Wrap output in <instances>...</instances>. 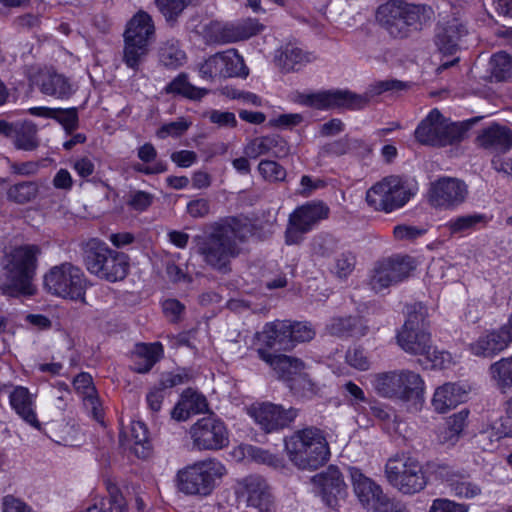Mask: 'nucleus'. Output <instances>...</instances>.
Instances as JSON below:
<instances>
[{
    "instance_id": "13d9d810",
    "label": "nucleus",
    "mask_w": 512,
    "mask_h": 512,
    "mask_svg": "<svg viewBox=\"0 0 512 512\" xmlns=\"http://www.w3.org/2000/svg\"><path fill=\"white\" fill-rule=\"evenodd\" d=\"M224 70V53L218 52L208 58L199 69L202 79L212 80L217 76H221Z\"/></svg>"
},
{
    "instance_id": "680f3d73",
    "label": "nucleus",
    "mask_w": 512,
    "mask_h": 512,
    "mask_svg": "<svg viewBox=\"0 0 512 512\" xmlns=\"http://www.w3.org/2000/svg\"><path fill=\"white\" fill-rule=\"evenodd\" d=\"M289 330L293 347L296 343L310 341L315 336V330L308 322H291L289 321Z\"/></svg>"
},
{
    "instance_id": "603ef678",
    "label": "nucleus",
    "mask_w": 512,
    "mask_h": 512,
    "mask_svg": "<svg viewBox=\"0 0 512 512\" xmlns=\"http://www.w3.org/2000/svg\"><path fill=\"white\" fill-rule=\"evenodd\" d=\"M484 220L482 214H468L451 219L445 225L451 235L462 234L473 230L477 224Z\"/></svg>"
},
{
    "instance_id": "e2e57ef3",
    "label": "nucleus",
    "mask_w": 512,
    "mask_h": 512,
    "mask_svg": "<svg viewBox=\"0 0 512 512\" xmlns=\"http://www.w3.org/2000/svg\"><path fill=\"white\" fill-rule=\"evenodd\" d=\"M52 119L58 121L68 133L74 131L78 126V114L76 108H54Z\"/></svg>"
},
{
    "instance_id": "bf43d9fd",
    "label": "nucleus",
    "mask_w": 512,
    "mask_h": 512,
    "mask_svg": "<svg viewBox=\"0 0 512 512\" xmlns=\"http://www.w3.org/2000/svg\"><path fill=\"white\" fill-rule=\"evenodd\" d=\"M192 0H155L156 6L167 21H174Z\"/></svg>"
},
{
    "instance_id": "c85d7f7f",
    "label": "nucleus",
    "mask_w": 512,
    "mask_h": 512,
    "mask_svg": "<svg viewBox=\"0 0 512 512\" xmlns=\"http://www.w3.org/2000/svg\"><path fill=\"white\" fill-rule=\"evenodd\" d=\"M316 57L311 52L303 51L301 48L291 44L285 45L277 51L275 56L276 65L284 73L297 72L308 63L313 62Z\"/></svg>"
},
{
    "instance_id": "c03bdc74",
    "label": "nucleus",
    "mask_w": 512,
    "mask_h": 512,
    "mask_svg": "<svg viewBox=\"0 0 512 512\" xmlns=\"http://www.w3.org/2000/svg\"><path fill=\"white\" fill-rule=\"evenodd\" d=\"M160 62L168 68H178L186 61L185 52L179 47L176 40H168L160 47Z\"/></svg>"
},
{
    "instance_id": "39448f33",
    "label": "nucleus",
    "mask_w": 512,
    "mask_h": 512,
    "mask_svg": "<svg viewBox=\"0 0 512 512\" xmlns=\"http://www.w3.org/2000/svg\"><path fill=\"white\" fill-rule=\"evenodd\" d=\"M36 246H20L7 255L4 278L0 279V288L9 296L32 295V278L35 271Z\"/></svg>"
},
{
    "instance_id": "37998d69",
    "label": "nucleus",
    "mask_w": 512,
    "mask_h": 512,
    "mask_svg": "<svg viewBox=\"0 0 512 512\" xmlns=\"http://www.w3.org/2000/svg\"><path fill=\"white\" fill-rule=\"evenodd\" d=\"M15 147L19 150L32 151L39 146L37 127L32 122L16 124L13 138Z\"/></svg>"
},
{
    "instance_id": "ddd939ff",
    "label": "nucleus",
    "mask_w": 512,
    "mask_h": 512,
    "mask_svg": "<svg viewBox=\"0 0 512 512\" xmlns=\"http://www.w3.org/2000/svg\"><path fill=\"white\" fill-rule=\"evenodd\" d=\"M399 346L407 353L425 357L430 367H442L448 354L438 351L432 344L431 335L427 330L401 329L397 334Z\"/></svg>"
},
{
    "instance_id": "4c0bfd02",
    "label": "nucleus",
    "mask_w": 512,
    "mask_h": 512,
    "mask_svg": "<svg viewBox=\"0 0 512 512\" xmlns=\"http://www.w3.org/2000/svg\"><path fill=\"white\" fill-rule=\"evenodd\" d=\"M40 90L42 93L58 99H67L74 92L69 80L64 75L55 72L42 74Z\"/></svg>"
},
{
    "instance_id": "f704fd0d",
    "label": "nucleus",
    "mask_w": 512,
    "mask_h": 512,
    "mask_svg": "<svg viewBox=\"0 0 512 512\" xmlns=\"http://www.w3.org/2000/svg\"><path fill=\"white\" fill-rule=\"evenodd\" d=\"M137 157L141 163L132 165L135 172L144 175H156L167 171V164L163 161H156L157 150L151 143H145L137 148Z\"/></svg>"
},
{
    "instance_id": "c756f323",
    "label": "nucleus",
    "mask_w": 512,
    "mask_h": 512,
    "mask_svg": "<svg viewBox=\"0 0 512 512\" xmlns=\"http://www.w3.org/2000/svg\"><path fill=\"white\" fill-rule=\"evenodd\" d=\"M154 37L155 26L148 13L140 11L127 23V27L124 32V40L150 45L153 42Z\"/></svg>"
},
{
    "instance_id": "864d4df0",
    "label": "nucleus",
    "mask_w": 512,
    "mask_h": 512,
    "mask_svg": "<svg viewBox=\"0 0 512 512\" xmlns=\"http://www.w3.org/2000/svg\"><path fill=\"white\" fill-rule=\"evenodd\" d=\"M356 265V256L350 251H344L338 254L332 267L331 273L338 279H346L354 271Z\"/></svg>"
},
{
    "instance_id": "473e14b6",
    "label": "nucleus",
    "mask_w": 512,
    "mask_h": 512,
    "mask_svg": "<svg viewBox=\"0 0 512 512\" xmlns=\"http://www.w3.org/2000/svg\"><path fill=\"white\" fill-rule=\"evenodd\" d=\"M326 329L330 335L340 338L363 337L368 332L365 321L358 316L332 318Z\"/></svg>"
},
{
    "instance_id": "774afa93",
    "label": "nucleus",
    "mask_w": 512,
    "mask_h": 512,
    "mask_svg": "<svg viewBox=\"0 0 512 512\" xmlns=\"http://www.w3.org/2000/svg\"><path fill=\"white\" fill-rule=\"evenodd\" d=\"M464 504H459L448 499H436L433 501L430 512H467Z\"/></svg>"
},
{
    "instance_id": "b1692460",
    "label": "nucleus",
    "mask_w": 512,
    "mask_h": 512,
    "mask_svg": "<svg viewBox=\"0 0 512 512\" xmlns=\"http://www.w3.org/2000/svg\"><path fill=\"white\" fill-rule=\"evenodd\" d=\"M329 215V207L323 202H308L298 207L289 217V224L300 233L309 232Z\"/></svg>"
},
{
    "instance_id": "9b49d317",
    "label": "nucleus",
    "mask_w": 512,
    "mask_h": 512,
    "mask_svg": "<svg viewBox=\"0 0 512 512\" xmlns=\"http://www.w3.org/2000/svg\"><path fill=\"white\" fill-rule=\"evenodd\" d=\"M222 475V465L207 460L187 466L178 471L176 486L185 495H209L215 486V480Z\"/></svg>"
},
{
    "instance_id": "de8ad7c7",
    "label": "nucleus",
    "mask_w": 512,
    "mask_h": 512,
    "mask_svg": "<svg viewBox=\"0 0 512 512\" xmlns=\"http://www.w3.org/2000/svg\"><path fill=\"white\" fill-rule=\"evenodd\" d=\"M238 452L242 457L247 456L258 464H265L274 468L283 467V460L280 457L271 454L263 448L253 445H244L239 447Z\"/></svg>"
},
{
    "instance_id": "ea45409f",
    "label": "nucleus",
    "mask_w": 512,
    "mask_h": 512,
    "mask_svg": "<svg viewBox=\"0 0 512 512\" xmlns=\"http://www.w3.org/2000/svg\"><path fill=\"white\" fill-rule=\"evenodd\" d=\"M265 26L255 18H246L236 24L226 25V43L247 40L260 34Z\"/></svg>"
},
{
    "instance_id": "bb28decb",
    "label": "nucleus",
    "mask_w": 512,
    "mask_h": 512,
    "mask_svg": "<svg viewBox=\"0 0 512 512\" xmlns=\"http://www.w3.org/2000/svg\"><path fill=\"white\" fill-rule=\"evenodd\" d=\"M261 360L266 362L279 375L285 379L288 384L290 380L304 370V363L298 358L284 354H273L265 349L257 350Z\"/></svg>"
},
{
    "instance_id": "e433bc0d",
    "label": "nucleus",
    "mask_w": 512,
    "mask_h": 512,
    "mask_svg": "<svg viewBox=\"0 0 512 512\" xmlns=\"http://www.w3.org/2000/svg\"><path fill=\"white\" fill-rule=\"evenodd\" d=\"M126 438V445L138 458H147L150 454L151 444L148 437L147 427L143 422H132Z\"/></svg>"
},
{
    "instance_id": "aec40b11",
    "label": "nucleus",
    "mask_w": 512,
    "mask_h": 512,
    "mask_svg": "<svg viewBox=\"0 0 512 512\" xmlns=\"http://www.w3.org/2000/svg\"><path fill=\"white\" fill-rule=\"evenodd\" d=\"M512 343V315L508 322L498 330L481 335L470 343V352L477 357H493L505 350Z\"/></svg>"
},
{
    "instance_id": "49530a36",
    "label": "nucleus",
    "mask_w": 512,
    "mask_h": 512,
    "mask_svg": "<svg viewBox=\"0 0 512 512\" xmlns=\"http://www.w3.org/2000/svg\"><path fill=\"white\" fill-rule=\"evenodd\" d=\"M149 46L145 43L124 40L123 62L125 65L137 71L149 52Z\"/></svg>"
},
{
    "instance_id": "5fc2aeb1",
    "label": "nucleus",
    "mask_w": 512,
    "mask_h": 512,
    "mask_svg": "<svg viewBox=\"0 0 512 512\" xmlns=\"http://www.w3.org/2000/svg\"><path fill=\"white\" fill-rule=\"evenodd\" d=\"M249 75V68L246 66L243 57L237 49H226V77L246 78Z\"/></svg>"
},
{
    "instance_id": "69168bd1",
    "label": "nucleus",
    "mask_w": 512,
    "mask_h": 512,
    "mask_svg": "<svg viewBox=\"0 0 512 512\" xmlns=\"http://www.w3.org/2000/svg\"><path fill=\"white\" fill-rule=\"evenodd\" d=\"M450 487L453 493L460 498H474L481 493V488L467 481L464 473L463 478H458Z\"/></svg>"
},
{
    "instance_id": "8fccbe9b",
    "label": "nucleus",
    "mask_w": 512,
    "mask_h": 512,
    "mask_svg": "<svg viewBox=\"0 0 512 512\" xmlns=\"http://www.w3.org/2000/svg\"><path fill=\"white\" fill-rule=\"evenodd\" d=\"M288 387L296 397L301 399H311L319 391L317 385L303 371L290 380Z\"/></svg>"
},
{
    "instance_id": "09e8293b",
    "label": "nucleus",
    "mask_w": 512,
    "mask_h": 512,
    "mask_svg": "<svg viewBox=\"0 0 512 512\" xmlns=\"http://www.w3.org/2000/svg\"><path fill=\"white\" fill-rule=\"evenodd\" d=\"M38 192L37 183L24 181L10 186L7 190V198L17 204H25L35 199Z\"/></svg>"
},
{
    "instance_id": "4be33fe9",
    "label": "nucleus",
    "mask_w": 512,
    "mask_h": 512,
    "mask_svg": "<svg viewBox=\"0 0 512 512\" xmlns=\"http://www.w3.org/2000/svg\"><path fill=\"white\" fill-rule=\"evenodd\" d=\"M198 449H220L224 438V424L213 414L198 420L190 429Z\"/></svg>"
},
{
    "instance_id": "0eeeda50",
    "label": "nucleus",
    "mask_w": 512,
    "mask_h": 512,
    "mask_svg": "<svg viewBox=\"0 0 512 512\" xmlns=\"http://www.w3.org/2000/svg\"><path fill=\"white\" fill-rule=\"evenodd\" d=\"M84 261L91 274L109 282L124 279L129 269L126 254L114 251L99 241H93L88 245Z\"/></svg>"
},
{
    "instance_id": "20e7f679",
    "label": "nucleus",
    "mask_w": 512,
    "mask_h": 512,
    "mask_svg": "<svg viewBox=\"0 0 512 512\" xmlns=\"http://www.w3.org/2000/svg\"><path fill=\"white\" fill-rule=\"evenodd\" d=\"M371 383L381 397L411 402L415 409L424 402V381L414 371L403 369L377 373Z\"/></svg>"
},
{
    "instance_id": "f8f14e48",
    "label": "nucleus",
    "mask_w": 512,
    "mask_h": 512,
    "mask_svg": "<svg viewBox=\"0 0 512 512\" xmlns=\"http://www.w3.org/2000/svg\"><path fill=\"white\" fill-rule=\"evenodd\" d=\"M236 498L257 512H276L275 498L266 479L253 474L238 479L233 487Z\"/></svg>"
},
{
    "instance_id": "1a4fd4ad",
    "label": "nucleus",
    "mask_w": 512,
    "mask_h": 512,
    "mask_svg": "<svg viewBox=\"0 0 512 512\" xmlns=\"http://www.w3.org/2000/svg\"><path fill=\"white\" fill-rule=\"evenodd\" d=\"M388 482L406 495L422 491L427 485V478L421 463L406 454H396L385 465Z\"/></svg>"
},
{
    "instance_id": "f3484780",
    "label": "nucleus",
    "mask_w": 512,
    "mask_h": 512,
    "mask_svg": "<svg viewBox=\"0 0 512 512\" xmlns=\"http://www.w3.org/2000/svg\"><path fill=\"white\" fill-rule=\"evenodd\" d=\"M249 414L263 431L271 433L287 427L295 420L298 411L293 407L284 409L281 405L266 402L253 405Z\"/></svg>"
},
{
    "instance_id": "f03ea898",
    "label": "nucleus",
    "mask_w": 512,
    "mask_h": 512,
    "mask_svg": "<svg viewBox=\"0 0 512 512\" xmlns=\"http://www.w3.org/2000/svg\"><path fill=\"white\" fill-rule=\"evenodd\" d=\"M289 460L299 469L316 470L329 459L330 450L322 430L307 427L284 439Z\"/></svg>"
},
{
    "instance_id": "dca6fc26",
    "label": "nucleus",
    "mask_w": 512,
    "mask_h": 512,
    "mask_svg": "<svg viewBox=\"0 0 512 512\" xmlns=\"http://www.w3.org/2000/svg\"><path fill=\"white\" fill-rule=\"evenodd\" d=\"M468 195L465 182L452 177H441L431 183L429 201L432 206L453 209L462 204Z\"/></svg>"
},
{
    "instance_id": "79ce46f5",
    "label": "nucleus",
    "mask_w": 512,
    "mask_h": 512,
    "mask_svg": "<svg viewBox=\"0 0 512 512\" xmlns=\"http://www.w3.org/2000/svg\"><path fill=\"white\" fill-rule=\"evenodd\" d=\"M363 148L367 150V145L363 140L343 137L332 142L324 144L319 150L320 157H339L351 151Z\"/></svg>"
},
{
    "instance_id": "423d86ee",
    "label": "nucleus",
    "mask_w": 512,
    "mask_h": 512,
    "mask_svg": "<svg viewBox=\"0 0 512 512\" xmlns=\"http://www.w3.org/2000/svg\"><path fill=\"white\" fill-rule=\"evenodd\" d=\"M479 119L476 117L461 123H449L437 109H433L417 126L415 137L424 145H453L461 142Z\"/></svg>"
},
{
    "instance_id": "7c9ffc66",
    "label": "nucleus",
    "mask_w": 512,
    "mask_h": 512,
    "mask_svg": "<svg viewBox=\"0 0 512 512\" xmlns=\"http://www.w3.org/2000/svg\"><path fill=\"white\" fill-rule=\"evenodd\" d=\"M466 389L457 383H446L438 387L433 395L432 405L439 413H446L465 401Z\"/></svg>"
},
{
    "instance_id": "0e129e2a",
    "label": "nucleus",
    "mask_w": 512,
    "mask_h": 512,
    "mask_svg": "<svg viewBox=\"0 0 512 512\" xmlns=\"http://www.w3.org/2000/svg\"><path fill=\"white\" fill-rule=\"evenodd\" d=\"M346 363L360 371H366L370 368V360L362 347L355 346L349 348L345 355Z\"/></svg>"
},
{
    "instance_id": "393cba45",
    "label": "nucleus",
    "mask_w": 512,
    "mask_h": 512,
    "mask_svg": "<svg viewBox=\"0 0 512 512\" xmlns=\"http://www.w3.org/2000/svg\"><path fill=\"white\" fill-rule=\"evenodd\" d=\"M9 404L12 410L27 424L40 429V422L36 414V394L27 387L15 386L9 393Z\"/></svg>"
},
{
    "instance_id": "cd10ccee",
    "label": "nucleus",
    "mask_w": 512,
    "mask_h": 512,
    "mask_svg": "<svg viewBox=\"0 0 512 512\" xmlns=\"http://www.w3.org/2000/svg\"><path fill=\"white\" fill-rule=\"evenodd\" d=\"M466 34V27L457 19H452L438 28L435 43L440 52L452 55L458 50L459 42Z\"/></svg>"
},
{
    "instance_id": "a19ab883",
    "label": "nucleus",
    "mask_w": 512,
    "mask_h": 512,
    "mask_svg": "<svg viewBox=\"0 0 512 512\" xmlns=\"http://www.w3.org/2000/svg\"><path fill=\"white\" fill-rule=\"evenodd\" d=\"M489 373L501 393L506 394L510 391L512 389V355L492 363Z\"/></svg>"
},
{
    "instance_id": "6e6552de",
    "label": "nucleus",
    "mask_w": 512,
    "mask_h": 512,
    "mask_svg": "<svg viewBox=\"0 0 512 512\" xmlns=\"http://www.w3.org/2000/svg\"><path fill=\"white\" fill-rule=\"evenodd\" d=\"M415 194V185L401 176H388L374 184L366 193L369 206L391 212L404 206Z\"/></svg>"
},
{
    "instance_id": "a18cd8bd",
    "label": "nucleus",
    "mask_w": 512,
    "mask_h": 512,
    "mask_svg": "<svg viewBox=\"0 0 512 512\" xmlns=\"http://www.w3.org/2000/svg\"><path fill=\"white\" fill-rule=\"evenodd\" d=\"M168 93H175L182 95L191 100H199L207 94V90L198 88L192 85L187 80L186 74L178 75L172 82L166 87Z\"/></svg>"
},
{
    "instance_id": "72a5a7b5",
    "label": "nucleus",
    "mask_w": 512,
    "mask_h": 512,
    "mask_svg": "<svg viewBox=\"0 0 512 512\" xmlns=\"http://www.w3.org/2000/svg\"><path fill=\"white\" fill-rule=\"evenodd\" d=\"M206 409V398L192 389H187L182 393L181 399L172 410L171 415L175 420L185 421L191 415L202 413Z\"/></svg>"
},
{
    "instance_id": "4468645a",
    "label": "nucleus",
    "mask_w": 512,
    "mask_h": 512,
    "mask_svg": "<svg viewBox=\"0 0 512 512\" xmlns=\"http://www.w3.org/2000/svg\"><path fill=\"white\" fill-rule=\"evenodd\" d=\"M414 269L409 256H394L376 263L370 276L371 288L379 292L406 279Z\"/></svg>"
},
{
    "instance_id": "412c9836",
    "label": "nucleus",
    "mask_w": 512,
    "mask_h": 512,
    "mask_svg": "<svg viewBox=\"0 0 512 512\" xmlns=\"http://www.w3.org/2000/svg\"><path fill=\"white\" fill-rule=\"evenodd\" d=\"M475 145L493 156L505 154L512 148V129L492 123L478 131Z\"/></svg>"
},
{
    "instance_id": "a211bd4d",
    "label": "nucleus",
    "mask_w": 512,
    "mask_h": 512,
    "mask_svg": "<svg viewBox=\"0 0 512 512\" xmlns=\"http://www.w3.org/2000/svg\"><path fill=\"white\" fill-rule=\"evenodd\" d=\"M349 473L354 493L364 507L381 511L392 503L383 493L380 485L365 476L360 469L350 467Z\"/></svg>"
},
{
    "instance_id": "6e6d98bb",
    "label": "nucleus",
    "mask_w": 512,
    "mask_h": 512,
    "mask_svg": "<svg viewBox=\"0 0 512 512\" xmlns=\"http://www.w3.org/2000/svg\"><path fill=\"white\" fill-rule=\"evenodd\" d=\"M427 309L421 303H416L407 308V319L402 329L408 330H427L426 321Z\"/></svg>"
},
{
    "instance_id": "3c124183",
    "label": "nucleus",
    "mask_w": 512,
    "mask_h": 512,
    "mask_svg": "<svg viewBox=\"0 0 512 512\" xmlns=\"http://www.w3.org/2000/svg\"><path fill=\"white\" fill-rule=\"evenodd\" d=\"M492 75L498 81L512 78V57L506 52H498L490 59Z\"/></svg>"
},
{
    "instance_id": "6ab92c4d",
    "label": "nucleus",
    "mask_w": 512,
    "mask_h": 512,
    "mask_svg": "<svg viewBox=\"0 0 512 512\" xmlns=\"http://www.w3.org/2000/svg\"><path fill=\"white\" fill-rule=\"evenodd\" d=\"M312 482L318 489L319 495L325 504L335 508L339 499H344L347 495V485L340 470L330 465L325 471L312 477Z\"/></svg>"
},
{
    "instance_id": "4d7b16f0",
    "label": "nucleus",
    "mask_w": 512,
    "mask_h": 512,
    "mask_svg": "<svg viewBox=\"0 0 512 512\" xmlns=\"http://www.w3.org/2000/svg\"><path fill=\"white\" fill-rule=\"evenodd\" d=\"M258 171L269 182H282L287 175L286 169L273 160H261L258 164Z\"/></svg>"
},
{
    "instance_id": "c9c22d12",
    "label": "nucleus",
    "mask_w": 512,
    "mask_h": 512,
    "mask_svg": "<svg viewBox=\"0 0 512 512\" xmlns=\"http://www.w3.org/2000/svg\"><path fill=\"white\" fill-rule=\"evenodd\" d=\"M163 355V346L159 342L140 343L135 346L133 369L138 373H147Z\"/></svg>"
},
{
    "instance_id": "9d476101",
    "label": "nucleus",
    "mask_w": 512,
    "mask_h": 512,
    "mask_svg": "<svg viewBox=\"0 0 512 512\" xmlns=\"http://www.w3.org/2000/svg\"><path fill=\"white\" fill-rule=\"evenodd\" d=\"M44 286L52 295L85 302L86 277L79 267L71 263L51 268L44 277Z\"/></svg>"
},
{
    "instance_id": "5701e85b",
    "label": "nucleus",
    "mask_w": 512,
    "mask_h": 512,
    "mask_svg": "<svg viewBox=\"0 0 512 512\" xmlns=\"http://www.w3.org/2000/svg\"><path fill=\"white\" fill-rule=\"evenodd\" d=\"M253 231L254 225L248 217L241 215L226 219V257L237 256Z\"/></svg>"
},
{
    "instance_id": "338daca9",
    "label": "nucleus",
    "mask_w": 512,
    "mask_h": 512,
    "mask_svg": "<svg viewBox=\"0 0 512 512\" xmlns=\"http://www.w3.org/2000/svg\"><path fill=\"white\" fill-rule=\"evenodd\" d=\"M153 200V194L146 191L137 190L131 193L128 205L138 212H143L152 205Z\"/></svg>"
},
{
    "instance_id": "58836bf2",
    "label": "nucleus",
    "mask_w": 512,
    "mask_h": 512,
    "mask_svg": "<svg viewBox=\"0 0 512 512\" xmlns=\"http://www.w3.org/2000/svg\"><path fill=\"white\" fill-rule=\"evenodd\" d=\"M73 387L83 398L85 405L91 409L94 418L99 419L101 416L100 404L91 375L85 372L80 373L74 378Z\"/></svg>"
},
{
    "instance_id": "a878e982",
    "label": "nucleus",
    "mask_w": 512,
    "mask_h": 512,
    "mask_svg": "<svg viewBox=\"0 0 512 512\" xmlns=\"http://www.w3.org/2000/svg\"><path fill=\"white\" fill-rule=\"evenodd\" d=\"M250 158H258L262 155H270L275 158H284L289 155L290 147L280 135L273 134L257 137L250 141L245 149Z\"/></svg>"
},
{
    "instance_id": "2f4dec72",
    "label": "nucleus",
    "mask_w": 512,
    "mask_h": 512,
    "mask_svg": "<svg viewBox=\"0 0 512 512\" xmlns=\"http://www.w3.org/2000/svg\"><path fill=\"white\" fill-rule=\"evenodd\" d=\"M262 340L267 347L275 351L293 349V340L289 330V321H275L265 325Z\"/></svg>"
},
{
    "instance_id": "7ed1b4c3",
    "label": "nucleus",
    "mask_w": 512,
    "mask_h": 512,
    "mask_svg": "<svg viewBox=\"0 0 512 512\" xmlns=\"http://www.w3.org/2000/svg\"><path fill=\"white\" fill-rule=\"evenodd\" d=\"M407 88V83L388 79L377 81L366 89L363 94H356L349 90L325 91L308 95L306 104L324 109L330 107H345L349 109H361L369 105L377 96L387 91H400Z\"/></svg>"
},
{
    "instance_id": "2eb2a0df",
    "label": "nucleus",
    "mask_w": 512,
    "mask_h": 512,
    "mask_svg": "<svg viewBox=\"0 0 512 512\" xmlns=\"http://www.w3.org/2000/svg\"><path fill=\"white\" fill-rule=\"evenodd\" d=\"M197 252L203 261L213 269L224 267V225L215 223L209 226L202 235L193 237Z\"/></svg>"
},
{
    "instance_id": "052dcab7",
    "label": "nucleus",
    "mask_w": 512,
    "mask_h": 512,
    "mask_svg": "<svg viewBox=\"0 0 512 512\" xmlns=\"http://www.w3.org/2000/svg\"><path fill=\"white\" fill-rule=\"evenodd\" d=\"M338 241L331 235H318L313 239L312 252L316 256L330 257L336 252Z\"/></svg>"
},
{
    "instance_id": "f257e3e1",
    "label": "nucleus",
    "mask_w": 512,
    "mask_h": 512,
    "mask_svg": "<svg viewBox=\"0 0 512 512\" xmlns=\"http://www.w3.org/2000/svg\"><path fill=\"white\" fill-rule=\"evenodd\" d=\"M432 8L405 0H388L376 10V20L393 39L403 40L423 30L433 18Z\"/></svg>"
}]
</instances>
